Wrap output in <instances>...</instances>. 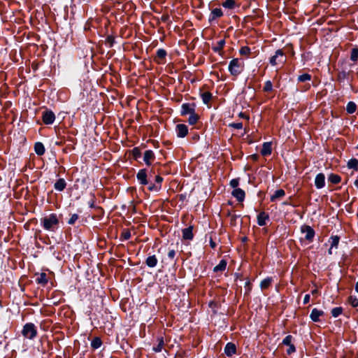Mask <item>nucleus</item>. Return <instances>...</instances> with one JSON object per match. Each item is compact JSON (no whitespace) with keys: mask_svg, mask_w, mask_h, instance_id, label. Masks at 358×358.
Segmentation results:
<instances>
[{"mask_svg":"<svg viewBox=\"0 0 358 358\" xmlns=\"http://www.w3.org/2000/svg\"><path fill=\"white\" fill-rule=\"evenodd\" d=\"M152 173H154L152 169L148 170L146 169H142L137 173L136 178L140 185H148V189L149 191L157 192L162 189L163 178L159 175L155 176V182L152 183L151 181H149L153 176Z\"/></svg>","mask_w":358,"mask_h":358,"instance_id":"f257e3e1","label":"nucleus"},{"mask_svg":"<svg viewBox=\"0 0 358 358\" xmlns=\"http://www.w3.org/2000/svg\"><path fill=\"white\" fill-rule=\"evenodd\" d=\"M41 225L46 231H55L59 227V219L55 213H51L41 219Z\"/></svg>","mask_w":358,"mask_h":358,"instance_id":"f03ea898","label":"nucleus"},{"mask_svg":"<svg viewBox=\"0 0 358 358\" xmlns=\"http://www.w3.org/2000/svg\"><path fill=\"white\" fill-rule=\"evenodd\" d=\"M22 334L27 338L34 339L37 335V329L33 323H27L24 325Z\"/></svg>","mask_w":358,"mask_h":358,"instance_id":"7ed1b4c3","label":"nucleus"},{"mask_svg":"<svg viewBox=\"0 0 358 358\" xmlns=\"http://www.w3.org/2000/svg\"><path fill=\"white\" fill-rule=\"evenodd\" d=\"M228 69L231 76H237L243 70L241 62L237 58L233 59L229 64Z\"/></svg>","mask_w":358,"mask_h":358,"instance_id":"20e7f679","label":"nucleus"},{"mask_svg":"<svg viewBox=\"0 0 358 358\" xmlns=\"http://www.w3.org/2000/svg\"><path fill=\"white\" fill-rule=\"evenodd\" d=\"M286 61V57L283 51L280 49L277 50L275 55L270 58V64L272 66H275L280 64H283Z\"/></svg>","mask_w":358,"mask_h":358,"instance_id":"39448f33","label":"nucleus"},{"mask_svg":"<svg viewBox=\"0 0 358 358\" xmlns=\"http://www.w3.org/2000/svg\"><path fill=\"white\" fill-rule=\"evenodd\" d=\"M301 232L305 235V239L312 242L315 236L314 229L309 225L303 224L301 227Z\"/></svg>","mask_w":358,"mask_h":358,"instance_id":"423d86ee","label":"nucleus"},{"mask_svg":"<svg viewBox=\"0 0 358 358\" xmlns=\"http://www.w3.org/2000/svg\"><path fill=\"white\" fill-rule=\"evenodd\" d=\"M42 120L45 124H52L55 120V113L50 110H46L42 113Z\"/></svg>","mask_w":358,"mask_h":358,"instance_id":"0eeeda50","label":"nucleus"},{"mask_svg":"<svg viewBox=\"0 0 358 358\" xmlns=\"http://www.w3.org/2000/svg\"><path fill=\"white\" fill-rule=\"evenodd\" d=\"M194 108V104H190L189 103H182L181 106L180 113L183 116L187 114L193 113L194 112H195Z\"/></svg>","mask_w":358,"mask_h":358,"instance_id":"6e6552de","label":"nucleus"},{"mask_svg":"<svg viewBox=\"0 0 358 358\" xmlns=\"http://www.w3.org/2000/svg\"><path fill=\"white\" fill-rule=\"evenodd\" d=\"M176 131L178 137L184 138L188 133V128L184 124H178L176 125Z\"/></svg>","mask_w":358,"mask_h":358,"instance_id":"1a4fd4ad","label":"nucleus"},{"mask_svg":"<svg viewBox=\"0 0 358 358\" xmlns=\"http://www.w3.org/2000/svg\"><path fill=\"white\" fill-rule=\"evenodd\" d=\"M231 194L239 202L243 201L245 197V192L241 188L234 189L232 191Z\"/></svg>","mask_w":358,"mask_h":358,"instance_id":"9d476101","label":"nucleus"},{"mask_svg":"<svg viewBox=\"0 0 358 358\" xmlns=\"http://www.w3.org/2000/svg\"><path fill=\"white\" fill-rule=\"evenodd\" d=\"M315 185L317 189H321L325 185V176L323 173H318L315 179Z\"/></svg>","mask_w":358,"mask_h":358,"instance_id":"9b49d317","label":"nucleus"},{"mask_svg":"<svg viewBox=\"0 0 358 358\" xmlns=\"http://www.w3.org/2000/svg\"><path fill=\"white\" fill-rule=\"evenodd\" d=\"M269 220V215L264 211L259 213L257 215V224L259 226H264Z\"/></svg>","mask_w":358,"mask_h":358,"instance_id":"f8f14e48","label":"nucleus"},{"mask_svg":"<svg viewBox=\"0 0 358 358\" xmlns=\"http://www.w3.org/2000/svg\"><path fill=\"white\" fill-rule=\"evenodd\" d=\"M155 154L152 150H148L145 152L143 156V161L147 166H150L152 162L155 159Z\"/></svg>","mask_w":358,"mask_h":358,"instance_id":"ddd939ff","label":"nucleus"},{"mask_svg":"<svg viewBox=\"0 0 358 358\" xmlns=\"http://www.w3.org/2000/svg\"><path fill=\"white\" fill-rule=\"evenodd\" d=\"M339 241H340V238L338 236H331L330 237L329 242H330L331 247H330V248L329 249V251H328L329 255L332 254L333 248H336V249L338 248V243H339Z\"/></svg>","mask_w":358,"mask_h":358,"instance_id":"4468645a","label":"nucleus"},{"mask_svg":"<svg viewBox=\"0 0 358 358\" xmlns=\"http://www.w3.org/2000/svg\"><path fill=\"white\" fill-rule=\"evenodd\" d=\"M226 42L224 39H222L219 41L215 45L212 46V50L218 53L220 55H222V49L225 45Z\"/></svg>","mask_w":358,"mask_h":358,"instance_id":"2eb2a0df","label":"nucleus"},{"mask_svg":"<svg viewBox=\"0 0 358 358\" xmlns=\"http://www.w3.org/2000/svg\"><path fill=\"white\" fill-rule=\"evenodd\" d=\"M193 227L190 226L187 228H185L182 231V238L185 240H192L194 235H193Z\"/></svg>","mask_w":358,"mask_h":358,"instance_id":"dca6fc26","label":"nucleus"},{"mask_svg":"<svg viewBox=\"0 0 358 358\" xmlns=\"http://www.w3.org/2000/svg\"><path fill=\"white\" fill-rule=\"evenodd\" d=\"M323 315L324 312L322 310H318L317 308H313L310 315V317L313 322H317L320 321V317Z\"/></svg>","mask_w":358,"mask_h":358,"instance_id":"f3484780","label":"nucleus"},{"mask_svg":"<svg viewBox=\"0 0 358 358\" xmlns=\"http://www.w3.org/2000/svg\"><path fill=\"white\" fill-rule=\"evenodd\" d=\"M272 148H271V143L265 142L263 143L262 148L261 150V155L262 156H268L271 154Z\"/></svg>","mask_w":358,"mask_h":358,"instance_id":"a211bd4d","label":"nucleus"},{"mask_svg":"<svg viewBox=\"0 0 358 358\" xmlns=\"http://www.w3.org/2000/svg\"><path fill=\"white\" fill-rule=\"evenodd\" d=\"M223 15V12L221 8H214L210 15L209 22H212L215 20L216 18L220 17Z\"/></svg>","mask_w":358,"mask_h":358,"instance_id":"6ab92c4d","label":"nucleus"},{"mask_svg":"<svg viewBox=\"0 0 358 358\" xmlns=\"http://www.w3.org/2000/svg\"><path fill=\"white\" fill-rule=\"evenodd\" d=\"M166 51L164 49H158L156 52V58L155 59V61L158 64L162 63V60L166 57Z\"/></svg>","mask_w":358,"mask_h":358,"instance_id":"aec40b11","label":"nucleus"},{"mask_svg":"<svg viewBox=\"0 0 358 358\" xmlns=\"http://www.w3.org/2000/svg\"><path fill=\"white\" fill-rule=\"evenodd\" d=\"M236 345L232 343H228L224 348V353L228 356H232L236 353Z\"/></svg>","mask_w":358,"mask_h":358,"instance_id":"412c9836","label":"nucleus"},{"mask_svg":"<svg viewBox=\"0 0 358 358\" xmlns=\"http://www.w3.org/2000/svg\"><path fill=\"white\" fill-rule=\"evenodd\" d=\"M66 186V182L64 178H59L54 185V187L59 192L63 191Z\"/></svg>","mask_w":358,"mask_h":358,"instance_id":"4be33fe9","label":"nucleus"},{"mask_svg":"<svg viewBox=\"0 0 358 358\" xmlns=\"http://www.w3.org/2000/svg\"><path fill=\"white\" fill-rule=\"evenodd\" d=\"M157 259L155 255L148 256L145 260L146 265L150 268H154L157 264Z\"/></svg>","mask_w":358,"mask_h":358,"instance_id":"5701e85b","label":"nucleus"},{"mask_svg":"<svg viewBox=\"0 0 358 358\" xmlns=\"http://www.w3.org/2000/svg\"><path fill=\"white\" fill-rule=\"evenodd\" d=\"M285 195V192L282 189H277L274 194L271 196V201L274 202L277 199L283 197Z\"/></svg>","mask_w":358,"mask_h":358,"instance_id":"b1692460","label":"nucleus"},{"mask_svg":"<svg viewBox=\"0 0 358 358\" xmlns=\"http://www.w3.org/2000/svg\"><path fill=\"white\" fill-rule=\"evenodd\" d=\"M34 151L38 155H43L45 151L43 144L41 142L36 143L34 145Z\"/></svg>","mask_w":358,"mask_h":358,"instance_id":"393cba45","label":"nucleus"},{"mask_svg":"<svg viewBox=\"0 0 358 358\" xmlns=\"http://www.w3.org/2000/svg\"><path fill=\"white\" fill-rule=\"evenodd\" d=\"M47 275L45 273H41L36 278V282L38 284L45 285L48 283Z\"/></svg>","mask_w":358,"mask_h":358,"instance_id":"a878e982","label":"nucleus"},{"mask_svg":"<svg viewBox=\"0 0 358 358\" xmlns=\"http://www.w3.org/2000/svg\"><path fill=\"white\" fill-rule=\"evenodd\" d=\"M227 267V262L224 259H222L219 264L215 266L213 268L214 272L223 271L226 269Z\"/></svg>","mask_w":358,"mask_h":358,"instance_id":"bb28decb","label":"nucleus"},{"mask_svg":"<svg viewBox=\"0 0 358 358\" xmlns=\"http://www.w3.org/2000/svg\"><path fill=\"white\" fill-rule=\"evenodd\" d=\"M202 101L204 104H208L212 99V94L210 92H205L201 94Z\"/></svg>","mask_w":358,"mask_h":358,"instance_id":"cd10ccee","label":"nucleus"},{"mask_svg":"<svg viewBox=\"0 0 358 358\" xmlns=\"http://www.w3.org/2000/svg\"><path fill=\"white\" fill-rule=\"evenodd\" d=\"M164 345V341L163 337H159L157 338V345L153 347V350L156 352H159L162 351L163 346Z\"/></svg>","mask_w":358,"mask_h":358,"instance_id":"c85d7f7f","label":"nucleus"},{"mask_svg":"<svg viewBox=\"0 0 358 358\" xmlns=\"http://www.w3.org/2000/svg\"><path fill=\"white\" fill-rule=\"evenodd\" d=\"M356 109H357V106L355 104V102L353 101H350L347 103V106H346V111L350 113V114H352L354 113L355 111H356Z\"/></svg>","mask_w":358,"mask_h":358,"instance_id":"c756f323","label":"nucleus"},{"mask_svg":"<svg viewBox=\"0 0 358 358\" xmlns=\"http://www.w3.org/2000/svg\"><path fill=\"white\" fill-rule=\"evenodd\" d=\"M102 345V341L100 338L95 337L91 342V347L94 349L99 348Z\"/></svg>","mask_w":358,"mask_h":358,"instance_id":"7c9ffc66","label":"nucleus"},{"mask_svg":"<svg viewBox=\"0 0 358 358\" xmlns=\"http://www.w3.org/2000/svg\"><path fill=\"white\" fill-rule=\"evenodd\" d=\"M272 278H266L262 280L260 283V287L262 289L268 288L270 285L271 284Z\"/></svg>","mask_w":358,"mask_h":358,"instance_id":"2f4dec72","label":"nucleus"},{"mask_svg":"<svg viewBox=\"0 0 358 358\" xmlns=\"http://www.w3.org/2000/svg\"><path fill=\"white\" fill-rule=\"evenodd\" d=\"M199 120V115L194 112L193 113L189 114V117L188 119V122L191 125L195 124Z\"/></svg>","mask_w":358,"mask_h":358,"instance_id":"473e14b6","label":"nucleus"},{"mask_svg":"<svg viewBox=\"0 0 358 358\" xmlns=\"http://www.w3.org/2000/svg\"><path fill=\"white\" fill-rule=\"evenodd\" d=\"M348 167L357 170L358 169V160L355 158L350 159L348 162Z\"/></svg>","mask_w":358,"mask_h":358,"instance_id":"72a5a7b5","label":"nucleus"},{"mask_svg":"<svg viewBox=\"0 0 358 358\" xmlns=\"http://www.w3.org/2000/svg\"><path fill=\"white\" fill-rule=\"evenodd\" d=\"M236 2L234 0H226L222 3V6L229 9L234 8Z\"/></svg>","mask_w":358,"mask_h":358,"instance_id":"f704fd0d","label":"nucleus"},{"mask_svg":"<svg viewBox=\"0 0 358 358\" xmlns=\"http://www.w3.org/2000/svg\"><path fill=\"white\" fill-rule=\"evenodd\" d=\"M329 180L333 184H338L341 182V177L338 175L331 174L329 176Z\"/></svg>","mask_w":358,"mask_h":358,"instance_id":"c9c22d12","label":"nucleus"},{"mask_svg":"<svg viewBox=\"0 0 358 358\" xmlns=\"http://www.w3.org/2000/svg\"><path fill=\"white\" fill-rule=\"evenodd\" d=\"M350 59L352 62H357L358 59V48H352L350 55Z\"/></svg>","mask_w":358,"mask_h":358,"instance_id":"e433bc0d","label":"nucleus"},{"mask_svg":"<svg viewBox=\"0 0 358 358\" xmlns=\"http://www.w3.org/2000/svg\"><path fill=\"white\" fill-rule=\"evenodd\" d=\"M272 90H273V84L271 82V80L266 81L264 88H263V91L264 92H271Z\"/></svg>","mask_w":358,"mask_h":358,"instance_id":"4c0bfd02","label":"nucleus"},{"mask_svg":"<svg viewBox=\"0 0 358 358\" xmlns=\"http://www.w3.org/2000/svg\"><path fill=\"white\" fill-rule=\"evenodd\" d=\"M311 80V76L308 73H303L298 77L299 82H306Z\"/></svg>","mask_w":358,"mask_h":358,"instance_id":"58836bf2","label":"nucleus"},{"mask_svg":"<svg viewBox=\"0 0 358 358\" xmlns=\"http://www.w3.org/2000/svg\"><path fill=\"white\" fill-rule=\"evenodd\" d=\"M134 159H137L141 157V152L138 148H134L131 151Z\"/></svg>","mask_w":358,"mask_h":358,"instance_id":"ea45409f","label":"nucleus"},{"mask_svg":"<svg viewBox=\"0 0 358 358\" xmlns=\"http://www.w3.org/2000/svg\"><path fill=\"white\" fill-rule=\"evenodd\" d=\"M343 309L341 307H336L331 310V315L334 317H338L342 313Z\"/></svg>","mask_w":358,"mask_h":358,"instance_id":"a19ab883","label":"nucleus"},{"mask_svg":"<svg viewBox=\"0 0 358 358\" xmlns=\"http://www.w3.org/2000/svg\"><path fill=\"white\" fill-rule=\"evenodd\" d=\"M348 301L352 307L356 308L358 306V299L356 296H350Z\"/></svg>","mask_w":358,"mask_h":358,"instance_id":"79ce46f5","label":"nucleus"},{"mask_svg":"<svg viewBox=\"0 0 358 358\" xmlns=\"http://www.w3.org/2000/svg\"><path fill=\"white\" fill-rule=\"evenodd\" d=\"M292 340L293 337L291 335H288L282 340V344L287 346L291 345H292Z\"/></svg>","mask_w":358,"mask_h":358,"instance_id":"37998d69","label":"nucleus"},{"mask_svg":"<svg viewBox=\"0 0 358 358\" xmlns=\"http://www.w3.org/2000/svg\"><path fill=\"white\" fill-rule=\"evenodd\" d=\"M239 53L241 55H248L250 53V49L248 46H243L240 49Z\"/></svg>","mask_w":358,"mask_h":358,"instance_id":"c03bdc74","label":"nucleus"},{"mask_svg":"<svg viewBox=\"0 0 358 358\" xmlns=\"http://www.w3.org/2000/svg\"><path fill=\"white\" fill-rule=\"evenodd\" d=\"M176 252L175 250L173 249H171V250H169V252H168V254H167V257L171 261V262H173L174 259H175V257H176Z\"/></svg>","mask_w":358,"mask_h":358,"instance_id":"a18cd8bd","label":"nucleus"},{"mask_svg":"<svg viewBox=\"0 0 358 358\" xmlns=\"http://www.w3.org/2000/svg\"><path fill=\"white\" fill-rule=\"evenodd\" d=\"M78 219V215L77 214H73L71 215V217L69 218L68 221L69 224H73Z\"/></svg>","mask_w":358,"mask_h":358,"instance_id":"49530a36","label":"nucleus"},{"mask_svg":"<svg viewBox=\"0 0 358 358\" xmlns=\"http://www.w3.org/2000/svg\"><path fill=\"white\" fill-rule=\"evenodd\" d=\"M238 185H239V179L238 178H234L230 181L231 187L234 189L238 188L237 187L238 186Z\"/></svg>","mask_w":358,"mask_h":358,"instance_id":"de8ad7c7","label":"nucleus"},{"mask_svg":"<svg viewBox=\"0 0 358 358\" xmlns=\"http://www.w3.org/2000/svg\"><path fill=\"white\" fill-rule=\"evenodd\" d=\"M230 127L236 129H241L243 128V123L242 122H234L229 124Z\"/></svg>","mask_w":358,"mask_h":358,"instance_id":"09e8293b","label":"nucleus"},{"mask_svg":"<svg viewBox=\"0 0 358 358\" xmlns=\"http://www.w3.org/2000/svg\"><path fill=\"white\" fill-rule=\"evenodd\" d=\"M348 73L345 71L340 72L338 74V80L341 82L347 78Z\"/></svg>","mask_w":358,"mask_h":358,"instance_id":"8fccbe9b","label":"nucleus"},{"mask_svg":"<svg viewBox=\"0 0 358 358\" xmlns=\"http://www.w3.org/2000/svg\"><path fill=\"white\" fill-rule=\"evenodd\" d=\"M122 236L123 237V238L124 240H128L131 237V233L129 231H124L122 234Z\"/></svg>","mask_w":358,"mask_h":358,"instance_id":"3c124183","label":"nucleus"},{"mask_svg":"<svg viewBox=\"0 0 358 358\" xmlns=\"http://www.w3.org/2000/svg\"><path fill=\"white\" fill-rule=\"evenodd\" d=\"M296 351L295 346L292 344L291 345H289V348L287 350V353L288 355H290Z\"/></svg>","mask_w":358,"mask_h":358,"instance_id":"603ef678","label":"nucleus"},{"mask_svg":"<svg viewBox=\"0 0 358 358\" xmlns=\"http://www.w3.org/2000/svg\"><path fill=\"white\" fill-rule=\"evenodd\" d=\"M310 294H306L303 298V304H307L310 301Z\"/></svg>","mask_w":358,"mask_h":358,"instance_id":"864d4df0","label":"nucleus"},{"mask_svg":"<svg viewBox=\"0 0 358 358\" xmlns=\"http://www.w3.org/2000/svg\"><path fill=\"white\" fill-rule=\"evenodd\" d=\"M210 245L212 248H215L216 246L215 243L212 239L210 241Z\"/></svg>","mask_w":358,"mask_h":358,"instance_id":"5fc2aeb1","label":"nucleus"},{"mask_svg":"<svg viewBox=\"0 0 358 358\" xmlns=\"http://www.w3.org/2000/svg\"><path fill=\"white\" fill-rule=\"evenodd\" d=\"M354 185L358 189V179L355 180Z\"/></svg>","mask_w":358,"mask_h":358,"instance_id":"6e6d98bb","label":"nucleus"},{"mask_svg":"<svg viewBox=\"0 0 358 358\" xmlns=\"http://www.w3.org/2000/svg\"><path fill=\"white\" fill-rule=\"evenodd\" d=\"M355 291L358 293V281L355 284Z\"/></svg>","mask_w":358,"mask_h":358,"instance_id":"4d7b16f0","label":"nucleus"},{"mask_svg":"<svg viewBox=\"0 0 358 358\" xmlns=\"http://www.w3.org/2000/svg\"><path fill=\"white\" fill-rule=\"evenodd\" d=\"M252 157L254 159H257V155H253L252 156Z\"/></svg>","mask_w":358,"mask_h":358,"instance_id":"13d9d810","label":"nucleus"},{"mask_svg":"<svg viewBox=\"0 0 358 358\" xmlns=\"http://www.w3.org/2000/svg\"><path fill=\"white\" fill-rule=\"evenodd\" d=\"M316 292H317V290H316V289H315V290H313V291L312 292V294H315V293H316Z\"/></svg>","mask_w":358,"mask_h":358,"instance_id":"bf43d9fd","label":"nucleus"},{"mask_svg":"<svg viewBox=\"0 0 358 358\" xmlns=\"http://www.w3.org/2000/svg\"><path fill=\"white\" fill-rule=\"evenodd\" d=\"M356 148L358 150V145H357Z\"/></svg>","mask_w":358,"mask_h":358,"instance_id":"052dcab7","label":"nucleus"},{"mask_svg":"<svg viewBox=\"0 0 358 358\" xmlns=\"http://www.w3.org/2000/svg\"><path fill=\"white\" fill-rule=\"evenodd\" d=\"M314 358H318V357H314Z\"/></svg>","mask_w":358,"mask_h":358,"instance_id":"680f3d73","label":"nucleus"}]
</instances>
